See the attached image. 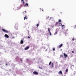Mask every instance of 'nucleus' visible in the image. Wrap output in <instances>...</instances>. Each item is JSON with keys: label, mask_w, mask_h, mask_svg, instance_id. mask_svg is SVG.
<instances>
[{"label": "nucleus", "mask_w": 76, "mask_h": 76, "mask_svg": "<svg viewBox=\"0 0 76 76\" xmlns=\"http://www.w3.org/2000/svg\"><path fill=\"white\" fill-rule=\"evenodd\" d=\"M2 31H3V32H5L6 33H8V32H9V31L6 30L4 28L2 29Z\"/></svg>", "instance_id": "1"}, {"label": "nucleus", "mask_w": 76, "mask_h": 76, "mask_svg": "<svg viewBox=\"0 0 76 76\" xmlns=\"http://www.w3.org/2000/svg\"><path fill=\"white\" fill-rule=\"evenodd\" d=\"M15 28L16 29H18V23L15 24Z\"/></svg>", "instance_id": "2"}, {"label": "nucleus", "mask_w": 76, "mask_h": 76, "mask_svg": "<svg viewBox=\"0 0 76 76\" xmlns=\"http://www.w3.org/2000/svg\"><path fill=\"white\" fill-rule=\"evenodd\" d=\"M33 74H34V75H38V73L36 71H34L33 72Z\"/></svg>", "instance_id": "3"}, {"label": "nucleus", "mask_w": 76, "mask_h": 76, "mask_svg": "<svg viewBox=\"0 0 76 76\" xmlns=\"http://www.w3.org/2000/svg\"><path fill=\"white\" fill-rule=\"evenodd\" d=\"M48 31L50 33V35H51V32H50V28H48Z\"/></svg>", "instance_id": "4"}, {"label": "nucleus", "mask_w": 76, "mask_h": 76, "mask_svg": "<svg viewBox=\"0 0 76 76\" xmlns=\"http://www.w3.org/2000/svg\"><path fill=\"white\" fill-rule=\"evenodd\" d=\"M64 56L65 58H66L67 57V55L65 53H64Z\"/></svg>", "instance_id": "5"}, {"label": "nucleus", "mask_w": 76, "mask_h": 76, "mask_svg": "<svg viewBox=\"0 0 76 76\" xmlns=\"http://www.w3.org/2000/svg\"><path fill=\"white\" fill-rule=\"evenodd\" d=\"M29 47L28 46L26 47L25 48L24 50H28V49H29Z\"/></svg>", "instance_id": "6"}, {"label": "nucleus", "mask_w": 76, "mask_h": 76, "mask_svg": "<svg viewBox=\"0 0 76 76\" xmlns=\"http://www.w3.org/2000/svg\"><path fill=\"white\" fill-rule=\"evenodd\" d=\"M4 37H5L6 38H8L9 37V36L7 34H5L4 35Z\"/></svg>", "instance_id": "7"}, {"label": "nucleus", "mask_w": 76, "mask_h": 76, "mask_svg": "<svg viewBox=\"0 0 76 76\" xmlns=\"http://www.w3.org/2000/svg\"><path fill=\"white\" fill-rule=\"evenodd\" d=\"M58 74H61V75H63V73L61 71H60L58 72Z\"/></svg>", "instance_id": "8"}, {"label": "nucleus", "mask_w": 76, "mask_h": 76, "mask_svg": "<svg viewBox=\"0 0 76 76\" xmlns=\"http://www.w3.org/2000/svg\"><path fill=\"white\" fill-rule=\"evenodd\" d=\"M24 6H28V4L26 3V4H24Z\"/></svg>", "instance_id": "9"}, {"label": "nucleus", "mask_w": 76, "mask_h": 76, "mask_svg": "<svg viewBox=\"0 0 76 76\" xmlns=\"http://www.w3.org/2000/svg\"><path fill=\"white\" fill-rule=\"evenodd\" d=\"M20 44H23V40H21L20 42Z\"/></svg>", "instance_id": "10"}, {"label": "nucleus", "mask_w": 76, "mask_h": 76, "mask_svg": "<svg viewBox=\"0 0 76 76\" xmlns=\"http://www.w3.org/2000/svg\"><path fill=\"white\" fill-rule=\"evenodd\" d=\"M63 46V44H61L59 45V48H61Z\"/></svg>", "instance_id": "11"}, {"label": "nucleus", "mask_w": 76, "mask_h": 76, "mask_svg": "<svg viewBox=\"0 0 76 76\" xmlns=\"http://www.w3.org/2000/svg\"><path fill=\"white\" fill-rule=\"evenodd\" d=\"M28 18H27V17L26 16L24 17V20H25V19H27Z\"/></svg>", "instance_id": "12"}, {"label": "nucleus", "mask_w": 76, "mask_h": 76, "mask_svg": "<svg viewBox=\"0 0 76 76\" xmlns=\"http://www.w3.org/2000/svg\"><path fill=\"white\" fill-rule=\"evenodd\" d=\"M60 57H61V58H63V55H61L60 56Z\"/></svg>", "instance_id": "13"}, {"label": "nucleus", "mask_w": 76, "mask_h": 76, "mask_svg": "<svg viewBox=\"0 0 76 76\" xmlns=\"http://www.w3.org/2000/svg\"><path fill=\"white\" fill-rule=\"evenodd\" d=\"M51 66L52 67H54V64L53 63H52V65H51Z\"/></svg>", "instance_id": "14"}, {"label": "nucleus", "mask_w": 76, "mask_h": 76, "mask_svg": "<svg viewBox=\"0 0 76 76\" xmlns=\"http://www.w3.org/2000/svg\"><path fill=\"white\" fill-rule=\"evenodd\" d=\"M57 31H56L54 35H57Z\"/></svg>", "instance_id": "15"}, {"label": "nucleus", "mask_w": 76, "mask_h": 76, "mask_svg": "<svg viewBox=\"0 0 76 76\" xmlns=\"http://www.w3.org/2000/svg\"><path fill=\"white\" fill-rule=\"evenodd\" d=\"M58 22H59V21H58V22H57L56 23V25H58Z\"/></svg>", "instance_id": "16"}, {"label": "nucleus", "mask_w": 76, "mask_h": 76, "mask_svg": "<svg viewBox=\"0 0 76 76\" xmlns=\"http://www.w3.org/2000/svg\"><path fill=\"white\" fill-rule=\"evenodd\" d=\"M52 62L51 61H50L49 63V66H50V65L51 64Z\"/></svg>", "instance_id": "17"}, {"label": "nucleus", "mask_w": 76, "mask_h": 76, "mask_svg": "<svg viewBox=\"0 0 76 76\" xmlns=\"http://www.w3.org/2000/svg\"><path fill=\"white\" fill-rule=\"evenodd\" d=\"M59 26H62V24H61V23H59Z\"/></svg>", "instance_id": "18"}, {"label": "nucleus", "mask_w": 76, "mask_h": 76, "mask_svg": "<svg viewBox=\"0 0 76 76\" xmlns=\"http://www.w3.org/2000/svg\"><path fill=\"white\" fill-rule=\"evenodd\" d=\"M65 72H68V69H66L65 71Z\"/></svg>", "instance_id": "19"}, {"label": "nucleus", "mask_w": 76, "mask_h": 76, "mask_svg": "<svg viewBox=\"0 0 76 76\" xmlns=\"http://www.w3.org/2000/svg\"><path fill=\"white\" fill-rule=\"evenodd\" d=\"M59 20V21H58V22H59L60 23L61 22V20L59 19V20Z\"/></svg>", "instance_id": "20"}, {"label": "nucleus", "mask_w": 76, "mask_h": 76, "mask_svg": "<svg viewBox=\"0 0 76 76\" xmlns=\"http://www.w3.org/2000/svg\"><path fill=\"white\" fill-rule=\"evenodd\" d=\"M53 51H55V48H53Z\"/></svg>", "instance_id": "21"}, {"label": "nucleus", "mask_w": 76, "mask_h": 76, "mask_svg": "<svg viewBox=\"0 0 76 76\" xmlns=\"http://www.w3.org/2000/svg\"><path fill=\"white\" fill-rule=\"evenodd\" d=\"M37 27H38V26H39V24H37Z\"/></svg>", "instance_id": "22"}, {"label": "nucleus", "mask_w": 76, "mask_h": 76, "mask_svg": "<svg viewBox=\"0 0 76 76\" xmlns=\"http://www.w3.org/2000/svg\"><path fill=\"white\" fill-rule=\"evenodd\" d=\"M39 68L40 69H42V67H39Z\"/></svg>", "instance_id": "23"}, {"label": "nucleus", "mask_w": 76, "mask_h": 76, "mask_svg": "<svg viewBox=\"0 0 76 76\" xmlns=\"http://www.w3.org/2000/svg\"><path fill=\"white\" fill-rule=\"evenodd\" d=\"M76 28V24L75 25V27H74V28Z\"/></svg>", "instance_id": "24"}, {"label": "nucleus", "mask_w": 76, "mask_h": 76, "mask_svg": "<svg viewBox=\"0 0 76 76\" xmlns=\"http://www.w3.org/2000/svg\"><path fill=\"white\" fill-rule=\"evenodd\" d=\"M23 5H24V4H25V2H24V1H23Z\"/></svg>", "instance_id": "25"}, {"label": "nucleus", "mask_w": 76, "mask_h": 76, "mask_svg": "<svg viewBox=\"0 0 76 76\" xmlns=\"http://www.w3.org/2000/svg\"><path fill=\"white\" fill-rule=\"evenodd\" d=\"M24 12H25V13H26V11L24 12H23V13H24Z\"/></svg>", "instance_id": "26"}, {"label": "nucleus", "mask_w": 76, "mask_h": 76, "mask_svg": "<svg viewBox=\"0 0 76 76\" xmlns=\"http://www.w3.org/2000/svg\"><path fill=\"white\" fill-rule=\"evenodd\" d=\"M64 26V25H63L62 26V28H63Z\"/></svg>", "instance_id": "27"}, {"label": "nucleus", "mask_w": 76, "mask_h": 76, "mask_svg": "<svg viewBox=\"0 0 76 76\" xmlns=\"http://www.w3.org/2000/svg\"><path fill=\"white\" fill-rule=\"evenodd\" d=\"M72 53H74V51H72Z\"/></svg>", "instance_id": "28"}, {"label": "nucleus", "mask_w": 76, "mask_h": 76, "mask_svg": "<svg viewBox=\"0 0 76 76\" xmlns=\"http://www.w3.org/2000/svg\"><path fill=\"white\" fill-rule=\"evenodd\" d=\"M20 61H22V59H20Z\"/></svg>", "instance_id": "29"}, {"label": "nucleus", "mask_w": 76, "mask_h": 76, "mask_svg": "<svg viewBox=\"0 0 76 76\" xmlns=\"http://www.w3.org/2000/svg\"><path fill=\"white\" fill-rule=\"evenodd\" d=\"M72 41H74L75 40V39H72Z\"/></svg>", "instance_id": "30"}, {"label": "nucleus", "mask_w": 76, "mask_h": 76, "mask_svg": "<svg viewBox=\"0 0 76 76\" xmlns=\"http://www.w3.org/2000/svg\"><path fill=\"white\" fill-rule=\"evenodd\" d=\"M42 12H44V10H43V9H42Z\"/></svg>", "instance_id": "31"}, {"label": "nucleus", "mask_w": 76, "mask_h": 76, "mask_svg": "<svg viewBox=\"0 0 76 76\" xmlns=\"http://www.w3.org/2000/svg\"><path fill=\"white\" fill-rule=\"evenodd\" d=\"M28 38H30V37L29 36H28Z\"/></svg>", "instance_id": "32"}, {"label": "nucleus", "mask_w": 76, "mask_h": 76, "mask_svg": "<svg viewBox=\"0 0 76 76\" xmlns=\"http://www.w3.org/2000/svg\"><path fill=\"white\" fill-rule=\"evenodd\" d=\"M5 65L6 66H7V64H6Z\"/></svg>", "instance_id": "33"}, {"label": "nucleus", "mask_w": 76, "mask_h": 76, "mask_svg": "<svg viewBox=\"0 0 76 76\" xmlns=\"http://www.w3.org/2000/svg\"><path fill=\"white\" fill-rule=\"evenodd\" d=\"M23 0H21V1H23Z\"/></svg>", "instance_id": "34"}, {"label": "nucleus", "mask_w": 76, "mask_h": 76, "mask_svg": "<svg viewBox=\"0 0 76 76\" xmlns=\"http://www.w3.org/2000/svg\"><path fill=\"white\" fill-rule=\"evenodd\" d=\"M52 28H54V26H53L52 27Z\"/></svg>", "instance_id": "35"}, {"label": "nucleus", "mask_w": 76, "mask_h": 76, "mask_svg": "<svg viewBox=\"0 0 76 76\" xmlns=\"http://www.w3.org/2000/svg\"><path fill=\"white\" fill-rule=\"evenodd\" d=\"M68 31V29H67L66 30V31Z\"/></svg>", "instance_id": "36"}, {"label": "nucleus", "mask_w": 76, "mask_h": 76, "mask_svg": "<svg viewBox=\"0 0 76 76\" xmlns=\"http://www.w3.org/2000/svg\"><path fill=\"white\" fill-rule=\"evenodd\" d=\"M60 50L61 51H62V49H61Z\"/></svg>", "instance_id": "37"}, {"label": "nucleus", "mask_w": 76, "mask_h": 76, "mask_svg": "<svg viewBox=\"0 0 76 76\" xmlns=\"http://www.w3.org/2000/svg\"><path fill=\"white\" fill-rule=\"evenodd\" d=\"M51 19V17L50 18V19Z\"/></svg>", "instance_id": "38"}, {"label": "nucleus", "mask_w": 76, "mask_h": 76, "mask_svg": "<svg viewBox=\"0 0 76 76\" xmlns=\"http://www.w3.org/2000/svg\"><path fill=\"white\" fill-rule=\"evenodd\" d=\"M47 51V50H46V51Z\"/></svg>", "instance_id": "39"}, {"label": "nucleus", "mask_w": 76, "mask_h": 76, "mask_svg": "<svg viewBox=\"0 0 76 76\" xmlns=\"http://www.w3.org/2000/svg\"><path fill=\"white\" fill-rule=\"evenodd\" d=\"M26 1H27V2L28 1H27V0H26Z\"/></svg>", "instance_id": "40"}, {"label": "nucleus", "mask_w": 76, "mask_h": 76, "mask_svg": "<svg viewBox=\"0 0 76 76\" xmlns=\"http://www.w3.org/2000/svg\"><path fill=\"white\" fill-rule=\"evenodd\" d=\"M53 10H54V9H53Z\"/></svg>", "instance_id": "41"}, {"label": "nucleus", "mask_w": 76, "mask_h": 76, "mask_svg": "<svg viewBox=\"0 0 76 76\" xmlns=\"http://www.w3.org/2000/svg\"><path fill=\"white\" fill-rule=\"evenodd\" d=\"M59 46L58 45V47Z\"/></svg>", "instance_id": "42"}, {"label": "nucleus", "mask_w": 76, "mask_h": 76, "mask_svg": "<svg viewBox=\"0 0 76 76\" xmlns=\"http://www.w3.org/2000/svg\"><path fill=\"white\" fill-rule=\"evenodd\" d=\"M52 25V26H53V25Z\"/></svg>", "instance_id": "43"}]
</instances>
